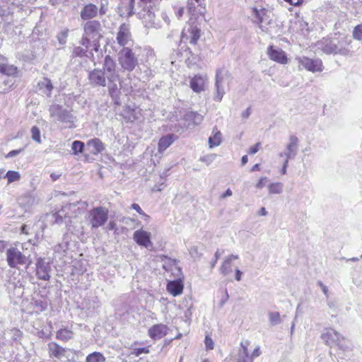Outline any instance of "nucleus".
I'll return each instance as SVG.
<instances>
[{"label":"nucleus","instance_id":"1","mask_svg":"<svg viewBox=\"0 0 362 362\" xmlns=\"http://www.w3.org/2000/svg\"><path fill=\"white\" fill-rule=\"evenodd\" d=\"M160 263L163 269V276L168 281L166 289L173 296L182 293L183 274L177 261L167 255H160Z\"/></svg>","mask_w":362,"mask_h":362},{"label":"nucleus","instance_id":"2","mask_svg":"<svg viewBox=\"0 0 362 362\" xmlns=\"http://www.w3.org/2000/svg\"><path fill=\"white\" fill-rule=\"evenodd\" d=\"M350 37L341 35L337 37H323L315 44L317 50H321L326 54H340L347 56L350 53Z\"/></svg>","mask_w":362,"mask_h":362},{"label":"nucleus","instance_id":"3","mask_svg":"<svg viewBox=\"0 0 362 362\" xmlns=\"http://www.w3.org/2000/svg\"><path fill=\"white\" fill-rule=\"evenodd\" d=\"M103 67L106 70V77L108 81V92L115 104L119 105V90L117 81L119 82L120 87L123 88V81H120L119 75L117 71V65L113 59L110 56H105L103 62Z\"/></svg>","mask_w":362,"mask_h":362},{"label":"nucleus","instance_id":"4","mask_svg":"<svg viewBox=\"0 0 362 362\" xmlns=\"http://www.w3.org/2000/svg\"><path fill=\"white\" fill-rule=\"evenodd\" d=\"M144 4V8L143 13H140L143 18L145 25L151 27L155 25L156 13L157 11L156 4L158 0H139ZM135 0H122L121 7L125 10L128 16L134 13V6Z\"/></svg>","mask_w":362,"mask_h":362},{"label":"nucleus","instance_id":"5","mask_svg":"<svg viewBox=\"0 0 362 362\" xmlns=\"http://www.w3.org/2000/svg\"><path fill=\"white\" fill-rule=\"evenodd\" d=\"M83 34L81 39L83 46L88 48L91 47V42L95 49L99 47L98 42L103 37V28L100 23L96 20L86 21L83 25Z\"/></svg>","mask_w":362,"mask_h":362},{"label":"nucleus","instance_id":"6","mask_svg":"<svg viewBox=\"0 0 362 362\" xmlns=\"http://www.w3.org/2000/svg\"><path fill=\"white\" fill-rule=\"evenodd\" d=\"M321 338L327 345L331 347L337 346L344 352H348L351 350L346 338L332 328L325 329L321 335Z\"/></svg>","mask_w":362,"mask_h":362},{"label":"nucleus","instance_id":"7","mask_svg":"<svg viewBox=\"0 0 362 362\" xmlns=\"http://www.w3.org/2000/svg\"><path fill=\"white\" fill-rule=\"evenodd\" d=\"M49 112L50 117L54 122L72 124L75 122V117L71 111L58 104H52L49 106Z\"/></svg>","mask_w":362,"mask_h":362},{"label":"nucleus","instance_id":"8","mask_svg":"<svg viewBox=\"0 0 362 362\" xmlns=\"http://www.w3.org/2000/svg\"><path fill=\"white\" fill-rule=\"evenodd\" d=\"M86 218L91 228H98L107 222L108 209L104 206L94 207L88 211Z\"/></svg>","mask_w":362,"mask_h":362},{"label":"nucleus","instance_id":"9","mask_svg":"<svg viewBox=\"0 0 362 362\" xmlns=\"http://www.w3.org/2000/svg\"><path fill=\"white\" fill-rule=\"evenodd\" d=\"M253 23H257L259 29L264 33H270L269 28L274 23L270 18L269 12L264 8H252Z\"/></svg>","mask_w":362,"mask_h":362},{"label":"nucleus","instance_id":"10","mask_svg":"<svg viewBox=\"0 0 362 362\" xmlns=\"http://www.w3.org/2000/svg\"><path fill=\"white\" fill-rule=\"evenodd\" d=\"M118 61L121 67L128 72L132 71L139 64L136 55L128 47H124L118 53Z\"/></svg>","mask_w":362,"mask_h":362},{"label":"nucleus","instance_id":"11","mask_svg":"<svg viewBox=\"0 0 362 362\" xmlns=\"http://www.w3.org/2000/svg\"><path fill=\"white\" fill-rule=\"evenodd\" d=\"M230 74L225 68H220L217 69L216 74V92L214 95V99L216 101H221L225 94L224 84L228 83Z\"/></svg>","mask_w":362,"mask_h":362},{"label":"nucleus","instance_id":"12","mask_svg":"<svg viewBox=\"0 0 362 362\" xmlns=\"http://www.w3.org/2000/svg\"><path fill=\"white\" fill-rule=\"evenodd\" d=\"M89 83L93 87L107 86L106 70L103 66V69H95L90 71L88 74Z\"/></svg>","mask_w":362,"mask_h":362},{"label":"nucleus","instance_id":"13","mask_svg":"<svg viewBox=\"0 0 362 362\" xmlns=\"http://www.w3.org/2000/svg\"><path fill=\"white\" fill-rule=\"evenodd\" d=\"M8 264L13 268L25 263V257L16 247H11L6 251Z\"/></svg>","mask_w":362,"mask_h":362},{"label":"nucleus","instance_id":"14","mask_svg":"<svg viewBox=\"0 0 362 362\" xmlns=\"http://www.w3.org/2000/svg\"><path fill=\"white\" fill-rule=\"evenodd\" d=\"M298 63L305 69L311 72L322 71L323 69L322 62L320 59H310L306 57H299L297 59Z\"/></svg>","mask_w":362,"mask_h":362},{"label":"nucleus","instance_id":"15","mask_svg":"<svg viewBox=\"0 0 362 362\" xmlns=\"http://www.w3.org/2000/svg\"><path fill=\"white\" fill-rule=\"evenodd\" d=\"M35 265L37 278L44 281L49 280L51 271L49 262H46L45 258L39 257L37 259Z\"/></svg>","mask_w":362,"mask_h":362},{"label":"nucleus","instance_id":"16","mask_svg":"<svg viewBox=\"0 0 362 362\" xmlns=\"http://www.w3.org/2000/svg\"><path fill=\"white\" fill-rule=\"evenodd\" d=\"M117 42L122 47H124L132 41V35L130 33L129 25L122 23L117 34Z\"/></svg>","mask_w":362,"mask_h":362},{"label":"nucleus","instance_id":"17","mask_svg":"<svg viewBox=\"0 0 362 362\" xmlns=\"http://www.w3.org/2000/svg\"><path fill=\"white\" fill-rule=\"evenodd\" d=\"M269 58L281 64H286L288 62V57L284 51L278 47L271 45L267 48V52Z\"/></svg>","mask_w":362,"mask_h":362},{"label":"nucleus","instance_id":"18","mask_svg":"<svg viewBox=\"0 0 362 362\" xmlns=\"http://www.w3.org/2000/svg\"><path fill=\"white\" fill-rule=\"evenodd\" d=\"M200 37V30L197 26L189 25L185 28L181 34V40H189V43L195 45Z\"/></svg>","mask_w":362,"mask_h":362},{"label":"nucleus","instance_id":"19","mask_svg":"<svg viewBox=\"0 0 362 362\" xmlns=\"http://www.w3.org/2000/svg\"><path fill=\"white\" fill-rule=\"evenodd\" d=\"M86 202H76L74 203L67 204L63 207H67L66 211L69 213V216H68V217L70 218L72 217H76L78 214H81L86 209Z\"/></svg>","mask_w":362,"mask_h":362},{"label":"nucleus","instance_id":"20","mask_svg":"<svg viewBox=\"0 0 362 362\" xmlns=\"http://www.w3.org/2000/svg\"><path fill=\"white\" fill-rule=\"evenodd\" d=\"M98 8L93 4L85 5L80 12V16L83 20H90L97 16Z\"/></svg>","mask_w":362,"mask_h":362},{"label":"nucleus","instance_id":"21","mask_svg":"<svg viewBox=\"0 0 362 362\" xmlns=\"http://www.w3.org/2000/svg\"><path fill=\"white\" fill-rule=\"evenodd\" d=\"M48 351L50 356L62 359L66 356L67 350L56 342L52 341L48 344Z\"/></svg>","mask_w":362,"mask_h":362},{"label":"nucleus","instance_id":"22","mask_svg":"<svg viewBox=\"0 0 362 362\" xmlns=\"http://www.w3.org/2000/svg\"><path fill=\"white\" fill-rule=\"evenodd\" d=\"M134 240L137 244L145 247L151 245L150 234L142 230H138L134 233Z\"/></svg>","mask_w":362,"mask_h":362},{"label":"nucleus","instance_id":"23","mask_svg":"<svg viewBox=\"0 0 362 362\" xmlns=\"http://www.w3.org/2000/svg\"><path fill=\"white\" fill-rule=\"evenodd\" d=\"M204 85L205 78L200 75L194 76L189 81L190 88L197 93H199L204 90Z\"/></svg>","mask_w":362,"mask_h":362},{"label":"nucleus","instance_id":"24","mask_svg":"<svg viewBox=\"0 0 362 362\" xmlns=\"http://www.w3.org/2000/svg\"><path fill=\"white\" fill-rule=\"evenodd\" d=\"M87 148L90 153L97 155L104 149L103 143L98 138H94L87 142Z\"/></svg>","mask_w":362,"mask_h":362},{"label":"nucleus","instance_id":"25","mask_svg":"<svg viewBox=\"0 0 362 362\" xmlns=\"http://www.w3.org/2000/svg\"><path fill=\"white\" fill-rule=\"evenodd\" d=\"M204 118V116L197 112H187L184 115V119L188 122L187 126L190 127L191 125L195 126L201 124Z\"/></svg>","mask_w":362,"mask_h":362},{"label":"nucleus","instance_id":"26","mask_svg":"<svg viewBox=\"0 0 362 362\" xmlns=\"http://www.w3.org/2000/svg\"><path fill=\"white\" fill-rule=\"evenodd\" d=\"M38 90L47 97H50L53 90L52 81L48 78H43L37 83Z\"/></svg>","mask_w":362,"mask_h":362},{"label":"nucleus","instance_id":"27","mask_svg":"<svg viewBox=\"0 0 362 362\" xmlns=\"http://www.w3.org/2000/svg\"><path fill=\"white\" fill-rule=\"evenodd\" d=\"M238 255H230L226 257L220 268L221 273L223 274V275H227L229 273H230L232 272V261L238 259Z\"/></svg>","mask_w":362,"mask_h":362},{"label":"nucleus","instance_id":"28","mask_svg":"<svg viewBox=\"0 0 362 362\" xmlns=\"http://www.w3.org/2000/svg\"><path fill=\"white\" fill-rule=\"evenodd\" d=\"M74 336V332L67 327H62L56 333V338L63 342L72 339Z\"/></svg>","mask_w":362,"mask_h":362},{"label":"nucleus","instance_id":"29","mask_svg":"<svg viewBox=\"0 0 362 362\" xmlns=\"http://www.w3.org/2000/svg\"><path fill=\"white\" fill-rule=\"evenodd\" d=\"M177 139V136L173 134H168L160 138V153L168 148Z\"/></svg>","mask_w":362,"mask_h":362},{"label":"nucleus","instance_id":"30","mask_svg":"<svg viewBox=\"0 0 362 362\" xmlns=\"http://www.w3.org/2000/svg\"><path fill=\"white\" fill-rule=\"evenodd\" d=\"M202 1L203 0H188L187 5L188 12L193 16L202 13L201 6Z\"/></svg>","mask_w":362,"mask_h":362},{"label":"nucleus","instance_id":"31","mask_svg":"<svg viewBox=\"0 0 362 362\" xmlns=\"http://www.w3.org/2000/svg\"><path fill=\"white\" fill-rule=\"evenodd\" d=\"M139 113V110L138 108H132L130 107H127L125 110H124L122 115L127 121L133 122L134 120L139 118L138 114Z\"/></svg>","mask_w":362,"mask_h":362},{"label":"nucleus","instance_id":"32","mask_svg":"<svg viewBox=\"0 0 362 362\" xmlns=\"http://www.w3.org/2000/svg\"><path fill=\"white\" fill-rule=\"evenodd\" d=\"M298 139L295 135H291L289 137V143L287 144L285 151L291 153L292 154L297 155Z\"/></svg>","mask_w":362,"mask_h":362},{"label":"nucleus","instance_id":"33","mask_svg":"<svg viewBox=\"0 0 362 362\" xmlns=\"http://www.w3.org/2000/svg\"><path fill=\"white\" fill-rule=\"evenodd\" d=\"M221 133L216 128L213 129V135L209 138V144L210 148L218 146L221 144Z\"/></svg>","mask_w":362,"mask_h":362},{"label":"nucleus","instance_id":"34","mask_svg":"<svg viewBox=\"0 0 362 362\" xmlns=\"http://www.w3.org/2000/svg\"><path fill=\"white\" fill-rule=\"evenodd\" d=\"M242 349L239 351L237 362H252V358H249L247 346L241 343Z\"/></svg>","mask_w":362,"mask_h":362},{"label":"nucleus","instance_id":"35","mask_svg":"<svg viewBox=\"0 0 362 362\" xmlns=\"http://www.w3.org/2000/svg\"><path fill=\"white\" fill-rule=\"evenodd\" d=\"M0 72L7 76H14L17 74V68L6 63L0 64Z\"/></svg>","mask_w":362,"mask_h":362},{"label":"nucleus","instance_id":"36","mask_svg":"<svg viewBox=\"0 0 362 362\" xmlns=\"http://www.w3.org/2000/svg\"><path fill=\"white\" fill-rule=\"evenodd\" d=\"M67 207H63L61 210L56 212L53 216L55 218V223L58 224H61L64 221L66 222V219L69 218L68 216H69V213L66 211Z\"/></svg>","mask_w":362,"mask_h":362},{"label":"nucleus","instance_id":"37","mask_svg":"<svg viewBox=\"0 0 362 362\" xmlns=\"http://www.w3.org/2000/svg\"><path fill=\"white\" fill-rule=\"evenodd\" d=\"M105 357L100 352L95 351L86 356V362H105Z\"/></svg>","mask_w":362,"mask_h":362},{"label":"nucleus","instance_id":"38","mask_svg":"<svg viewBox=\"0 0 362 362\" xmlns=\"http://www.w3.org/2000/svg\"><path fill=\"white\" fill-rule=\"evenodd\" d=\"M21 177L20 173L14 170H8L4 176V178H7L8 185L13 182L19 181Z\"/></svg>","mask_w":362,"mask_h":362},{"label":"nucleus","instance_id":"39","mask_svg":"<svg viewBox=\"0 0 362 362\" xmlns=\"http://www.w3.org/2000/svg\"><path fill=\"white\" fill-rule=\"evenodd\" d=\"M269 320L272 326H275L281 324V320L280 313L279 312H270L268 314Z\"/></svg>","mask_w":362,"mask_h":362},{"label":"nucleus","instance_id":"40","mask_svg":"<svg viewBox=\"0 0 362 362\" xmlns=\"http://www.w3.org/2000/svg\"><path fill=\"white\" fill-rule=\"evenodd\" d=\"M270 194H281L283 191V184L281 182H274L270 184L268 187Z\"/></svg>","mask_w":362,"mask_h":362},{"label":"nucleus","instance_id":"41","mask_svg":"<svg viewBox=\"0 0 362 362\" xmlns=\"http://www.w3.org/2000/svg\"><path fill=\"white\" fill-rule=\"evenodd\" d=\"M84 148V143L81 141H74L71 145V149L74 154L82 153Z\"/></svg>","mask_w":362,"mask_h":362},{"label":"nucleus","instance_id":"42","mask_svg":"<svg viewBox=\"0 0 362 362\" xmlns=\"http://www.w3.org/2000/svg\"><path fill=\"white\" fill-rule=\"evenodd\" d=\"M31 137L33 140L37 142L38 144L41 143L40 139V131L39 128L36 126H34L31 128Z\"/></svg>","mask_w":362,"mask_h":362},{"label":"nucleus","instance_id":"43","mask_svg":"<svg viewBox=\"0 0 362 362\" xmlns=\"http://www.w3.org/2000/svg\"><path fill=\"white\" fill-rule=\"evenodd\" d=\"M353 37L362 42V24L356 25L353 31Z\"/></svg>","mask_w":362,"mask_h":362},{"label":"nucleus","instance_id":"44","mask_svg":"<svg viewBox=\"0 0 362 362\" xmlns=\"http://www.w3.org/2000/svg\"><path fill=\"white\" fill-rule=\"evenodd\" d=\"M69 30L65 29L59 32L57 35V40L60 45H64L66 42V38L68 37Z\"/></svg>","mask_w":362,"mask_h":362},{"label":"nucleus","instance_id":"45","mask_svg":"<svg viewBox=\"0 0 362 362\" xmlns=\"http://www.w3.org/2000/svg\"><path fill=\"white\" fill-rule=\"evenodd\" d=\"M131 208L135 211H136L140 215L142 216V218L147 221L149 218V216L144 213V211L141 209L140 206L138 204H132Z\"/></svg>","mask_w":362,"mask_h":362},{"label":"nucleus","instance_id":"46","mask_svg":"<svg viewBox=\"0 0 362 362\" xmlns=\"http://www.w3.org/2000/svg\"><path fill=\"white\" fill-rule=\"evenodd\" d=\"M149 350L148 348H136L132 349L131 352V355H134L135 356H139L142 354H148Z\"/></svg>","mask_w":362,"mask_h":362},{"label":"nucleus","instance_id":"47","mask_svg":"<svg viewBox=\"0 0 362 362\" xmlns=\"http://www.w3.org/2000/svg\"><path fill=\"white\" fill-rule=\"evenodd\" d=\"M87 49L88 48H86V49H84L81 47H77L74 49L73 54H74V55H75L76 57H83V56L86 55Z\"/></svg>","mask_w":362,"mask_h":362},{"label":"nucleus","instance_id":"48","mask_svg":"<svg viewBox=\"0 0 362 362\" xmlns=\"http://www.w3.org/2000/svg\"><path fill=\"white\" fill-rule=\"evenodd\" d=\"M204 343H205V345H206V347L207 349H210V350L214 349V341H213L212 339L210 337H209L208 335H206V337H205Z\"/></svg>","mask_w":362,"mask_h":362},{"label":"nucleus","instance_id":"49","mask_svg":"<svg viewBox=\"0 0 362 362\" xmlns=\"http://www.w3.org/2000/svg\"><path fill=\"white\" fill-rule=\"evenodd\" d=\"M279 156L280 157L285 156L286 158H285L284 162H287V163H288V161L290 159H293L296 157V155L292 154L291 153H289L287 151L281 152L279 154Z\"/></svg>","mask_w":362,"mask_h":362},{"label":"nucleus","instance_id":"50","mask_svg":"<svg viewBox=\"0 0 362 362\" xmlns=\"http://www.w3.org/2000/svg\"><path fill=\"white\" fill-rule=\"evenodd\" d=\"M149 335L151 338L155 339L156 336L158 334V325H156L153 326L148 330Z\"/></svg>","mask_w":362,"mask_h":362},{"label":"nucleus","instance_id":"51","mask_svg":"<svg viewBox=\"0 0 362 362\" xmlns=\"http://www.w3.org/2000/svg\"><path fill=\"white\" fill-rule=\"evenodd\" d=\"M23 149L24 148H23L11 151L6 154V158H13L14 156H16L18 154H20L23 151Z\"/></svg>","mask_w":362,"mask_h":362},{"label":"nucleus","instance_id":"52","mask_svg":"<svg viewBox=\"0 0 362 362\" xmlns=\"http://www.w3.org/2000/svg\"><path fill=\"white\" fill-rule=\"evenodd\" d=\"M260 146H261L260 142L257 143L255 145H254L250 148L248 153L250 154H255L259 151Z\"/></svg>","mask_w":362,"mask_h":362},{"label":"nucleus","instance_id":"53","mask_svg":"<svg viewBox=\"0 0 362 362\" xmlns=\"http://www.w3.org/2000/svg\"><path fill=\"white\" fill-rule=\"evenodd\" d=\"M267 179V178L266 177H261L259 182L256 184V187L257 189H262L264 186Z\"/></svg>","mask_w":362,"mask_h":362},{"label":"nucleus","instance_id":"54","mask_svg":"<svg viewBox=\"0 0 362 362\" xmlns=\"http://www.w3.org/2000/svg\"><path fill=\"white\" fill-rule=\"evenodd\" d=\"M228 298H229V296H228V293L227 292V290L226 289L225 290V295H224V296L220 300V305L223 306L227 302Z\"/></svg>","mask_w":362,"mask_h":362},{"label":"nucleus","instance_id":"55","mask_svg":"<svg viewBox=\"0 0 362 362\" xmlns=\"http://www.w3.org/2000/svg\"><path fill=\"white\" fill-rule=\"evenodd\" d=\"M66 247V245L58 244L57 245H56L54 247V250L55 252H60L61 250L64 251Z\"/></svg>","mask_w":362,"mask_h":362},{"label":"nucleus","instance_id":"56","mask_svg":"<svg viewBox=\"0 0 362 362\" xmlns=\"http://www.w3.org/2000/svg\"><path fill=\"white\" fill-rule=\"evenodd\" d=\"M260 354H261V351H260L259 347L258 346L254 349V351L252 354V356H250V358H252V360H253L254 358L258 357Z\"/></svg>","mask_w":362,"mask_h":362},{"label":"nucleus","instance_id":"57","mask_svg":"<svg viewBox=\"0 0 362 362\" xmlns=\"http://www.w3.org/2000/svg\"><path fill=\"white\" fill-rule=\"evenodd\" d=\"M167 327L165 325L160 324V337L161 335H165L167 334Z\"/></svg>","mask_w":362,"mask_h":362},{"label":"nucleus","instance_id":"58","mask_svg":"<svg viewBox=\"0 0 362 362\" xmlns=\"http://www.w3.org/2000/svg\"><path fill=\"white\" fill-rule=\"evenodd\" d=\"M251 114L250 107H247L243 113L242 117L245 119H247Z\"/></svg>","mask_w":362,"mask_h":362},{"label":"nucleus","instance_id":"59","mask_svg":"<svg viewBox=\"0 0 362 362\" xmlns=\"http://www.w3.org/2000/svg\"><path fill=\"white\" fill-rule=\"evenodd\" d=\"M286 2L289 3L291 5L293 6H298L300 5L303 0H284Z\"/></svg>","mask_w":362,"mask_h":362},{"label":"nucleus","instance_id":"60","mask_svg":"<svg viewBox=\"0 0 362 362\" xmlns=\"http://www.w3.org/2000/svg\"><path fill=\"white\" fill-rule=\"evenodd\" d=\"M13 332V338L15 340H17L21 336V332L20 330L17 329H14L12 330Z\"/></svg>","mask_w":362,"mask_h":362},{"label":"nucleus","instance_id":"61","mask_svg":"<svg viewBox=\"0 0 362 362\" xmlns=\"http://www.w3.org/2000/svg\"><path fill=\"white\" fill-rule=\"evenodd\" d=\"M235 279L238 281H240L242 274H243L242 272L239 269H236L235 270Z\"/></svg>","mask_w":362,"mask_h":362},{"label":"nucleus","instance_id":"62","mask_svg":"<svg viewBox=\"0 0 362 362\" xmlns=\"http://www.w3.org/2000/svg\"><path fill=\"white\" fill-rule=\"evenodd\" d=\"M107 228L109 230H116V223L113 221H110L108 223Z\"/></svg>","mask_w":362,"mask_h":362},{"label":"nucleus","instance_id":"63","mask_svg":"<svg viewBox=\"0 0 362 362\" xmlns=\"http://www.w3.org/2000/svg\"><path fill=\"white\" fill-rule=\"evenodd\" d=\"M60 176H61L60 174H57L54 173H53L50 175V177L53 181H56L57 180H58Z\"/></svg>","mask_w":362,"mask_h":362},{"label":"nucleus","instance_id":"64","mask_svg":"<svg viewBox=\"0 0 362 362\" xmlns=\"http://www.w3.org/2000/svg\"><path fill=\"white\" fill-rule=\"evenodd\" d=\"M183 13H184V8H180L177 11L176 16H177L178 18H180L182 16Z\"/></svg>","mask_w":362,"mask_h":362}]
</instances>
